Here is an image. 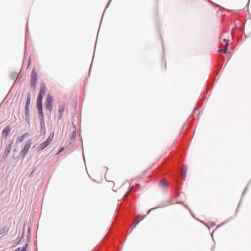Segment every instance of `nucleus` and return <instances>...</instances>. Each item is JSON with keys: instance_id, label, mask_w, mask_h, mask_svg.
Masks as SVG:
<instances>
[{"instance_id": "16", "label": "nucleus", "mask_w": 251, "mask_h": 251, "mask_svg": "<svg viewBox=\"0 0 251 251\" xmlns=\"http://www.w3.org/2000/svg\"><path fill=\"white\" fill-rule=\"evenodd\" d=\"M9 230V227L4 226L3 228L0 229V235L6 233Z\"/></svg>"}, {"instance_id": "2", "label": "nucleus", "mask_w": 251, "mask_h": 251, "mask_svg": "<svg viewBox=\"0 0 251 251\" xmlns=\"http://www.w3.org/2000/svg\"><path fill=\"white\" fill-rule=\"evenodd\" d=\"M31 101V96L29 93L27 94V97L25 102V119L26 121L29 123L30 117H29V105Z\"/></svg>"}, {"instance_id": "29", "label": "nucleus", "mask_w": 251, "mask_h": 251, "mask_svg": "<svg viewBox=\"0 0 251 251\" xmlns=\"http://www.w3.org/2000/svg\"><path fill=\"white\" fill-rule=\"evenodd\" d=\"M20 250V248H18L15 250V251H19Z\"/></svg>"}, {"instance_id": "23", "label": "nucleus", "mask_w": 251, "mask_h": 251, "mask_svg": "<svg viewBox=\"0 0 251 251\" xmlns=\"http://www.w3.org/2000/svg\"><path fill=\"white\" fill-rule=\"evenodd\" d=\"M144 217L141 215L137 216L136 218H138V220H140V222L144 219Z\"/></svg>"}, {"instance_id": "8", "label": "nucleus", "mask_w": 251, "mask_h": 251, "mask_svg": "<svg viewBox=\"0 0 251 251\" xmlns=\"http://www.w3.org/2000/svg\"><path fill=\"white\" fill-rule=\"evenodd\" d=\"M24 235H25V229L24 228L23 232L21 233V236H19L17 237V238L16 240L15 243H14L13 244V246L15 247V246H17V245H19L21 243V242L22 240V239H23V238L24 237ZM19 235H20V233H19Z\"/></svg>"}, {"instance_id": "15", "label": "nucleus", "mask_w": 251, "mask_h": 251, "mask_svg": "<svg viewBox=\"0 0 251 251\" xmlns=\"http://www.w3.org/2000/svg\"><path fill=\"white\" fill-rule=\"evenodd\" d=\"M76 135V134L75 127V126H73V131H72V133L71 135L70 136L71 139L72 140H74L75 138Z\"/></svg>"}, {"instance_id": "32", "label": "nucleus", "mask_w": 251, "mask_h": 251, "mask_svg": "<svg viewBox=\"0 0 251 251\" xmlns=\"http://www.w3.org/2000/svg\"><path fill=\"white\" fill-rule=\"evenodd\" d=\"M223 36H224V35H223V34H222V35H221V39H222V37H223Z\"/></svg>"}, {"instance_id": "6", "label": "nucleus", "mask_w": 251, "mask_h": 251, "mask_svg": "<svg viewBox=\"0 0 251 251\" xmlns=\"http://www.w3.org/2000/svg\"><path fill=\"white\" fill-rule=\"evenodd\" d=\"M37 81V74L35 72V70L33 69L31 75V87L34 89L36 88Z\"/></svg>"}, {"instance_id": "18", "label": "nucleus", "mask_w": 251, "mask_h": 251, "mask_svg": "<svg viewBox=\"0 0 251 251\" xmlns=\"http://www.w3.org/2000/svg\"><path fill=\"white\" fill-rule=\"evenodd\" d=\"M37 107L38 110L43 109L42 102H37Z\"/></svg>"}, {"instance_id": "14", "label": "nucleus", "mask_w": 251, "mask_h": 251, "mask_svg": "<svg viewBox=\"0 0 251 251\" xmlns=\"http://www.w3.org/2000/svg\"><path fill=\"white\" fill-rule=\"evenodd\" d=\"M28 135H29V134L27 133L24 134L23 135H22V136H21L18 138L17 142H19L20 143L24 141V139L25 137L28 136Z\"/></svg>"}, {"instance_id": "7", "label": "nucleus", "mask_w": 251, "mask_h": 251, "mask_svg": "<svg viewBox=\"0 0 251 251\" xmlns=\"http://www.w3.org/2000/svg\"><path fill=\"white\" fill-rule=\"evenodd\" d=\"M13 144V141L12 140L10 141L9 142L8 145L6 147V148L4 151L3 155L2 156L3 158L6 157V156L9 153V152H10V151L11 150L12 146Z\"/></svg>"}, {"instance_id": "20", "label": "nucleus", "mask_w": 251, "mask_h": 251, "mask_svg": "<svg viewBox=\"0 0 251 251\" xmlns=\"http://www.w3.org/2000/svg\"><path fill=\"white\" fill-rule=\"evenodd\" d=\"M139 222L140 220H138V218H135V220L133 223V225H134V227H135Z\"/></svg>"}, {"instance_id": "27", "label": "nucleus", "mask_w": 251, "mask_h": 251, "mask_svg": "<svg viewBox=\"0 0 251 251\" xmlns=\"http://www.w3.org/2000/svg\"><path fill=\"white\" fill-rule=\"evenodd\" d=\"M34 170H33L31 173L29 175L28 177L31 178L33 176V173H34Z\"/></svg>"}, {"instance_id": "21", "label": "nucleus", "mask_w": 251, "mask_h": 251, "mask_svg": "<svg viewBox=\"0 0 251 251\" xmlns=\"http://www.w3.org/2000/svg\"><path fill=\"white\" fill-rule=\"evenodd\" d=\"M139 222L140 220H138V218H135V220L133 223V225H134V227H135Z\"/></svg>"}, {"instance_id": "1", "label": "nucleus", "mask_w": 251, "mask_h": 251, "mask_svg": "<svg viewBox=\"0 0 251 251\" xmlns=\"http://www.w3.org/2000/svg\"><path fill=\"white\" fill-rule=\"evenodd\" d=\"M54 137V133H52L50 135L48 138L46 139V140L43 143L40 144L38 147L37 148V151H40L45 149L47 147H48L52 141Z\"/></svg>"}, {"instance_id": "24", "label": "nucleus", "mask_w": 251, "mask_h": 251, "mask_svg": "<svg viewBox=\"0 0 251 251\" xmlns=\"http://www.w3.org/2000/svg\"><path fill=\"white\" fill-rule=\"evenodd\" d=\"M28 246V244L27 243L25 247L23 248V249L21 250V251H26L27 249V247Z\"/></svg>"}, {"instance_id": "34", "label": "nucleus", "mask_w": 251, "mask_h": 251, "mask_svg": "<svg viewBox=\"0 0 251 251\" xmlns=\"http://www.w3.org/2000/svg\"><path fill=\"white\" fill-rule=\"evenodd\" d=\"M30 237V235L29 234L28 236V238H29Z\"/></svg>"}, {"instance_id": "13", "label": "nucleus", "mask_w": 251, "mask_h": 251, "mask_svg": "<svg viewBox=\"0 0 251 251\" xmlns=\"http://www.w3.org/2000/svg\"><path fill=\"white\" fill-rule=\"evenodd\" d=\"M40 126L41 130L43 132V134L45 135L46 133V127L44 119H41V120H40Z\"/></svg>"}, {"instance_id": "26", "label": "nucleus", "mask_w": 251, "mask_h": 251, "mask_svg": "<svg viewBox=\"0 0 251 251\" xmlns=\"http://www.w3.org/2000/svg\"><path fill=\"white\" fill-rule=\"evenodd\" d=\"M30 64H31V57H29L28 59V64H27V68H28V67L30 66Z\"/></svg>"}, {"instance_id": "33", "label": "nucleus", "mask_w": 251, "mask_h": 251, "mask_svg": "<svg viewBox=\"0 0 251 251\" xmlns=\"http://www.w3.org/2000/svg\"><path fill=\"white\" fill-rule=\"evenodd\" d=\"M14 151H16V149H14Z\"/></svg>"}, {"instance_id": "28", "label": "nucleus", "mask_w": 251, "mask_h": 251, "mask_svg": "<svg viewBox=\"0 0 251 251\" xmlns=\"http://www.w3.org/2000/svg\"><path fill=\"white\" fill-rule=\"evenodd\" d=\"M63 151V147L60 148L58 154Z\"/></svg>"}, {"instance_id": "22", "label": "nucleus", "mask_w": 251, "mask_h": 251, "mask_svg": "<svg viewBox=\"0 0 251 251\" xmlns=\"http://www.w3.org/2000/svg\"><path fill=\"white\" fill-rule=\"evenodd\" d=\"M17 74L16 73H12L10 75L12 79H14L17 77Z\"/></svg>"}, {"instance_id": "25", "label": "nucleus", "mask_w": 251, "mask_h": 251, "mask_svg": "<svg viewBox=\"0 0 251 251\" xmlns=\"http://www.w3.org/2000/svg\"><path fill=\"white\" fill-rule=\"evenodd\" d=\"M133 188V186H131L129 189V190L126 193V196H128L129 193L131 192V191H132V189Z\"/></svg>"}, {"instance_id": "12", "label": "nucleus", "mask_w": 251, "mask_h": 251, "mask_svg": "<svg viewBox=\"0 0 251 251\" xmlns=\"http://www.w3.org/2000/svg\"><path fill=\"white\" fill-rule=\"evenodd\" d=\"M187 172V167L186 166H182L180 170V175L183 179L185 178L186 174Z\"/></svg>"}, {"instance_id": "30", "label": "nucleus", "mask_w": 251, "mask_h": 251, "mask_svg": "<svg viewBox=\"0 0 251 251\" xmlns=\"http://www.w3.org/2000/svg\"><path fill=\"white\" fill-rule=\"evenodd\" d=\"M30 230V227H28V232H29Z\"/></svg>"}, {"instance_id": "9", "label": "nucleus", "mask_w": 251, "mask_h": 251, "mask_svg": "<svg viewBox=\"0 0 251 251\" xmlns=\"http://www.w3.org/2000/svg\"><path fill=\"white\" fill-rule=\"evenodd\" d=\"M159 186L162 190L166 191L167 189L168 183L164 178L162 179L159 182Z\"/></svg>"}, {"instance_id": "17", "label": "nucleus", "mask_w": 251, "mask_h": 251, "mask_svg": "<svg viewBox=\"0 0 251 251\" xmlns=\"http://www.w3.org/2000/svg\"><path fill=\"white\" fill-rule=\"evenodd\" d=\"M38 111L39 115L40 120H41V119H44L43 109L38 110Z\"/></svg>"}, {"instance_id": "31", "label": "nucleus", "mask_w": 251, "mask_h": 251, "mask_svg": "<svg viewBox=\"0 0 251 251\" xmlns=\"http://www.w3.org/2000/svg\"><path fill=\"white\" fill-rule=\"evenodd\" d=\"M246 190H247V188H245V190H244V192H243V194L245 193V191H246Z\"/></svg>"}, {"instance_id": "3", "label": "nucleus", "mask_w": 251, "mask_h": 251, "mask_svg": "<svg viewBox=\"0 0 251 251\" xmlns=\"http://www.w3.org/2000/svg\"><path fill=\"white\" fill-rule=\"evenodd\" d=\"M46 92V86L44 82L40 86V92L37 97V102H42V100Z\"/></svg>"}, {"instance_id": "10", "label": "nucleus", "mask_w": 251, "mask_h": 251, "mask_svg": "<svg viewBox=\"0 0 251 251\" xmlns=\"http://www.w3.org/2000/svg\"><path fill=\"white\" fill-rule=\"evenodd\" d=\"M223 41L225 43V45L224 46V48L223 49H220L218 50L219 52H224V53H226L227 51L228 46V42L229 40H227L225 38L223 39Z\"/></svg>"}, {"instance_id": "19", "label": "nucleus", "mask_w": 251, "mask_h": 251, "mask_svg": "<svg viewBox=\"0 0 251 251\" xmlns=\"http://www.w3.org/2000/svg\"><path fill=\"white\" fill-rule=\"evenodd\" d=\"M59 117L60 119H61V117H62V115L63 114V107H60L59 108Z\"/></svg>"}, {"instance_id": "4", "label": "nucleus", "mask_w": 251, "mask_h": 251, "mask_svg": "<svg viewBox=\"0 0 251 251\" xmlns=\"http://www.w3.org/2000/svg\"><path fill=\"white\" fill-rule=\"evenodd\" d=\"M32 144L31 140H29L27 143L24 146V148L20 152V155L24 159L27 154L31 145Z\"/></svg>"}, {"instance_id": "11", "label": "nucleus", "mask_w": 251, "mask_h": 251, "mask_svg": "<svg viewBox=\"0 0 251 251\" xmlns=\"http://www.w3.org/2000/svg\"><path fill=\"white\" fill-rule=\"evenodd\" d=\"M11 127L10 126H6L4 128V129L2 130V134L3 135V136H5V137L6 138L9 134V133L11 131Z\"/></svg>"}, {"instance_id": "5", "label": "nucleus", "mask_w": 251, "mask_h": 251, "mask_svg": "<svg viewBox=\"0 0 251 251\" xmlns=\"http://www.w3.org/2000/svg\"><path fill=\"white\" fill-rule=\"evenodd\" d=\"M53 99V97L50 94H48L46 98V101L45 103V107L47 110H49L50 112L52 109V103Z\"/></svg>"}]
</instances>
